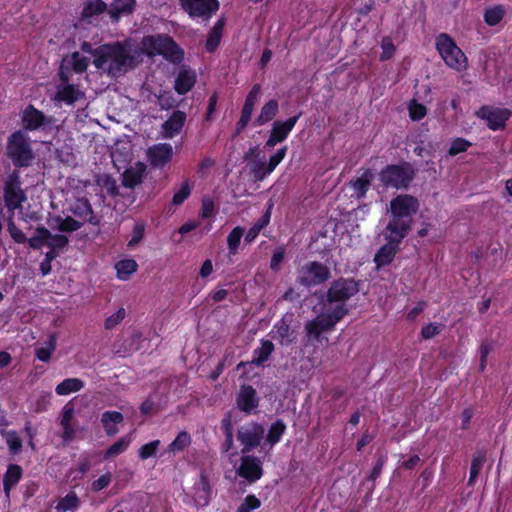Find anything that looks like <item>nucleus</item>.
I'll use <instances>...</instances> for the list:
<instances>
[{
	"label": "nucleus",
	"instance_id": "obj_1",
	"mask_svg": "<svg viewBox=\"0 0 512 512\" xmlns=\"http://www.w3.org/2000/svg\"><path fill=\"white\" fill-rule=\"evenodd\" d=\"M95 53L93 65L112 78L123 76L143 60V49L131 39L100 45Z\"/></svg>",
	"mask_w": 512,
	"mask_h": 512
},
{
	"label": "nucleus",
	"instance_id": "obj_2",
	"mask_svg": "<svg viewBox=\"0 0 512 512\" xmlns=\"http://www.w3.org/2000/svg\"><path fill=\"white\" fill-rule=\"evenodd\" d=\"M419 209L417 198L408 194H401L390 201L389 220L385 230L394 241H402L410 232L413 224V216Z\"/></svg>",
	"mask_w": 512,
	"mask_h": 512
},
{
	"label": "nucleus",
	"instance_id": "obj_3",
	"mask_svg": "<svg viewBox=\"0 0 512 512\" xmlns=\"http://www.w3.org/2000/svg\"><path fill=\"white\" fill-rule=\"evenodd\" d=\"M349 312L348 308L335 306L323 309V312L314 319L307 321L304 326L308 339L319 340L321 334L332 330Z\"/></svg>",
	"mask_w": 512,
	"mask_h": 512
},
{
	"label": "nucleus",
	"instance_id": "obj_4",
	"mask_svg": "<svg viewBox=\"0 0 512 512\" xmlns=\"http://www.w3.org/2000/svg\"><path fill=\"white\" fill-rule=\"evenodd\" d=\"M140 48L143 49V54L162 55L173 63H179L183 59V51L170 36L165 34L144 37Z\"/></svg>",
	"mask_w": 512,
	"mask_h": 512
},
{
	"label": "nucleus",
	"instance_id": "obj_5",
	"mask_svg": "<svg viewBox=\"0 0 512 512\" xmlns=\"http://www.w3.org/2000/svg\"><path fill=\"white\" fill-rule=\"evenodd\" d=\"M360 283L353 278H339L333 281L322 298L323 309L346 306V302L360 291Z\"/></svg>",
	"mask_w": 512,
	"mask_h": 512
},
{
	"label": "nucleus",
	"instance_id": "obj_6",
	"mask_svg": "<svg viewBox=\"0 0 512 512\" xmlns=\"http://www.w3.org/2000/svg\"><path fill=\"white\" fill-rule=\"evenodd\" d=\"M415 169L409 162L390 164L379 173V180L386 188L407 189L415 177Z\"/></svg>",
	"mask_w": 512,
	"mask_h": 512
},
{
	"label": "nucleus",
	"instance_id": "obj_7",
	"mask_svg": "<svg viewBox=\"0 0 512 512\" xmlns=\"http://www.w3.org/2000/svg\"><path fill=\"white\" fill-rule=\"evenodd\" d=\"M7 155L17 167H28L33 160V151L27 135L21 130L13 132L7 141Z\"/></svg>",
	"mask_w": 512,
	"mask_h": 512
},
{
	"label": "nucleus",
	"instance_id": "obj_8",
	"mask_svg": "<svg viewBox=\"0 0 512 512\" xmlns=\"http://www.w3.org/2000/svg\"><path fill=\"white\" fill-rule=\"evenodd\" d=\"M331 278L327 265L318 261H309L297 269L296 282L303 287L319 286Z\"/></svg>",
	"mask_w": 512,
	"mask_h": 512
},
{
	"label": "nucleus",
	"instance_id": "obj_9",
	"mask_svg": "<svg viewBox=\"0 0 512 512\" xmlns=\"http://www.w3.org/2000/svg\"><path fill=\"white\" fill-rule=\"evenodd\" d=\"M436 48L444 62L455 70L466 68L467 58L453 39L447 34H440L436 39Z\"/></svg>",
	"mask_w": 512,
	"mask_h": 512
},
{
	"label": "nucleus",
	"instance_id": "obj_10",
	"mask_svg": "<svg viewBox=\"0 0 512 512\" xmlns=\"http://www.w3.org/2000/svg\"><path fill=\"white\" fill-rule=\"evenodd\" d=\"M20 173L14 170L7 177L4 183L3 199L5 206L13 215L17 209H22V204L27 200V196L21 187Z\"/></svg>",
	"mask_w": 512,
	"mask_h": 512
},
{
	"label": "nucleus",
	"instance_id": "obj_11",
	"mask_svg": "<svg viewBox=\"0 0 512 512\" xmlns=\"http://www.w3.org/2000/svg\"><path fill=\"white\" fill-rule=\"evenodd\" d=\"M69 244L67 236L62 234H52L49 229L39 226L35 229V235L29 239V247L38 250L42 246L61 252Z\"/></svg>",
	"mask_w": 512,
	"mask_h": 512
},
{
	"label": "nucleus",
	"instance_id": "obj_12",
	"mask_svg": "<svg viewBox=\"0 0 512 512\" xmlns=\"http://www.w3.org/2000/svg\"><path fill=\"white\" fill-rule=\"evenodd\" d=\"M264 427L256 422L246 423L237 431V439L243 445L242 454L249 453L258 447L264 437Z\"/></svg>",
	"mask_w": 512,
	"mask_h": 512
},
{
	"label": "nucleus",
	"instance_id": "obj_13",
	"mask_svg": "<svg viewBox=\"0 0 512 512\" xmlns=\"http://www.w3.org/2000/svg\"><path fill=\"white\" fill-rule=\"evenodd\" d=\"M182 9L190 17L208 20L219 9L218 0H180Z\"/></svg>",
	"mask_w": 512,
	"mask_h": 512
},
{
	"label": "nucleus",
	"instance_id": "obj_14",
	"mask_svg": "<svg viewBox=\"0 0 512 512\" xmlns=\"http://www.w3.org/2000/svg\"><path fill=\"white\" fill-rule=\"evenodd\" d=\"M89 58L81 55L80 52H73L62 59L59 76L62 83L69 82L72 72L81 74L86 71L89 65Z\"/></svg>",
	"mask_w": 512,
	"mask_h": 512
},
{
	"label": "nucleus",
	"instance_id": "obj_15",
	"mask_svg": "<svg viewBox=\"0 0 512 512\" xmlns=\"http://www.w3.org/2000/svg\"><path fill=\"white\" fill-rule=\"evenodd\" d=\"M67 211L72 214L76 220L82 222V225L89 223L98 226L100 224V217L94 214L92 205L85 197L76 198L69 204Z\"/></svg>",
	"mask_w": 512,
	"mask_h": 512
},
{
	"label": "nucleus",
	"instance_id": "obj_16",
	"mask_svg": "<svg viewBox=\"0 0 512 512\" xmlns=\"http://www.w3.org/2000/svg\"><path fill=\"white\" fill-rule=\"evenodd\" d=\"M477 115L487 121V126L493 130H501L506 126V122L511 117L512 113L507 108H493L483 106L477 112Z\"/></svg>",
	"mask_w": 512,
	"mask_h": 512
},
{
	"label": "nucleus",
	"instance_id": "obj_17",
	"mask_svg": "<svg viewBox=\"0 0 512 512\" xmlns=\"http://www.w3.org/2000/svg\"><path fill=\"white\" fill-rule=\"evenodd\" d=\"M173 155L174 150L170 143H158L146 151L147 160L155 169L164 168L172 160Z\"/></svg>",
	"mask_w": 512,
	"mask_h": 512
},
{
	"label": "nucleus",
	"instance_id": "obj_18",
	"mask_svg": "<svg viewBox=\"0 0 512 512\" xmlns=\"http://www.w3.org/2000/svg\"><path fill=\"white\" fill-rule=\"evenodd\" d=\"M238 474L249 482H255L263 474L261 461L257 457L243 454Z\"/></svg>",
	"mask_w": 512,
	"mask_h": 512
},
{
	"label": "nucleus",
	"instance_id": "obj_19",
	"mask_svg": "<svg viewBox=\"0 0 512 512\" xmlns=\"http://www.w3.org/2000/svg\"><path fill=\"white\" fill-rule=\"evenodd\" d=\"M383 234L387 240V244L382 246L374 257V262L378 267L388 265L392 262L397 253L398 246L401 243V241H393L388 235V231L384 230Z\"/></svg>",
	"mask_w": 512,
	"mask_h": 512
},
{
	"label": "nucleus",
	"instance_id": "obj_20",
	"mask_svg": "<svg viewBox=\"0 0 512 512\" xmlns=\"http://www.w3.org/2000/svg\"><path fill=\"white\" fill-rule=\"evenodd\" d=\"M196 79L194 70L186 66L181 67L174 82L175 91L180 95L188 93L194 87Z\"/></svg>",
	"mask_w": 512,
	"mask_h": 512
},
{
	"label": "nucleus",
	"instance_id": "obj_21",
	"mask_svg": "<svg viewBox=\"0 0 512 512\" xmlns=\"http://www.w3.org/2000/svg\"><path fill=\"white\" fill-rule=\"evenodd\" d=\"M146 174V165L142 162H136L122 174V185L133 189L143 182Z\"/></svg>",
	"mask_w": 512,
	"mask_h": 512
},
{
	"label": "nucleus",
	"instance_id": "obj_22",
	"mask_svg": "<svg viewBox=\"0 0 512 512\" xmlns=\"http://www.w3.org/2000/svg\"><path fill=\"white\" fill-rule=\"evenodd\" d=\"M292 318V314H286L273 326L275 337L282 345H289L295 339L294 330L291 329Z\"/></svg>",
	"mask_w": 512,
	"mask_h": 512
},
{
	"label": "nucleus",
	"instance_id": "obj_23",
	"mask_svg": "<svg viewBox=\"0 0 512 512\" xmlns=\"http://www.w3.org/2000/svg\"><path fill=\"white\" fill-rule=\"evenodd\" d=\"M237 406L238 408L250 414L255 408L258 407V398L256 396V390L250 386H242L241 390L237 396Z\"/></svg>",
	"mask_w": 512,
	"mask_h": 512
},
{
	"label": "nucleus",
	"instance_id": "obj_24",
	"mask_svg": "<svg viewBox=\"0 0 512 512\" xmlns=\"http://www.w3.org/2000/svg\"><path fill=\"white\" fill-rule=\"evenodd\" d=\"M186 114L183 111L176 110L162 124L163 135L165 138H173L179 134L185 124Z\"/></svg>",
	"mask_w": 512,
	"mask_h": 512
},
{
	"label": "nucleus",
	"instance_id": "obj_25",
	"mask_svg": "<svg viewBox=\"0 0 512 512\" xmlns=\"http://www.w3.org/2000/svg\"><path fill=\"white\" fill-rule=\"evenodd\" d=\"M48 225L52 230H58L60 232L72 233L82 228V222L76 220L71 216H55L48 219Z\"/></svg>",
	"mask_w": 512,
	"mask_h": 512
},
{
	"label": "nucleus",
	"instance_id": "obj_26",
	"mask_svg": "<svg viewBox=\"0 0 512 512\" xmlns=\"http://www.w3.org/2000/svg\"><path fill=\"white\" fill-rule=\"evenodd\" d=\"M45 115L33 105H28L23 111L22 122L27 130H37L45 124Z\"/></svg>",
	"mask_w": 512,
	"mask_h": 512
},
{
	"label": "nucleus",
	"instance_id": "obj_27",
	"mask_svg": "<svg viewBox=\"0 0 512 512\" xmlns=\"http://www.w3.org/2000/svg\"><path fill=\"white\" fill-rule=\"evenodd\" d=\"M301 115L302 112H299L298 115L290 117L286 121H275L270 134L273 135L276 140L280 141V143L283 142L288 137Z\"/></svg>",
	"mask_w": 512,
	"mask_h": 512
},
{
	"label": "nucleus",
	"instance_id": "obj_28",
	"mask_svg": "<svg viewBox=\"0 0 512 512\" xmlns=\"http://www.w3.org/2000/svg\"><path fill=\"white\" fill-rule=\"evenodd\" d=\"M373 177L374 174L372 170L366 169L359 177L352 179L350 181V185L353 188L355 192V197L357 199H361L366 195L373 180Z\"/></svg>",
	"mask_w": 512,
	"mask_h": 512
},
{
	"label": "nucleus",
	"instance_id": "obj_29",
	"mask_svg": "<svg viewBox=\"0 0 512 512\" xmlns=\"http://www.w3.org/2000/svg\"><path fill=\"white\" fill-rule=\"evenodd\" d=\"M195 501L200 506H206L209 502L211 487L208 477L202 472L200 474L199 482L194 487Z\"/></svg>",
	"mask_w": 512,
	"mask_h": 512
},
{
	"label": "nucleus",
	"instance_id": "obj_30",
	"mask_svg": "<svg viewBox=\"0 0 512 512\" xmlns=\"http://www.w3.org/2000/svg\"><path fill=\"white\" fill-rule=\"evenodd\" d=\"M123 420V414L118 411H105L101 415V423L109 436H113L118 432L116 425L122 423Z\"/></svg>",
	"mask_w": 512,
	"mask_h": 512
},
{
	"label": "nucleus",
	"instance_id": "obj_31",
	"mask_svg": "<svg viewBox=\"0 0 512 512\" xmlns=\"http://www.w3.org/2000/svg\"><path fill=\"white\" fill-rule=\"evenodd\" d=\"M279 111L278 101L275 99L269 100L261 108L260 114L255 118L253 124L255 126H263L271 121Z\"/></svg>",
	"mask_w": 512,
	"mask_h": 512
},
{
	"label": "nucleus",
	"instance_id": "obj_32",
	"mask_svg": "<svg viewBox=\"0 0 512 512\" xmlns=\"http://www.w3.org/2000/svg\"><path fill=\"white\" fill-rule=\"evenodd\" d=\"M81 97H83V93L74 85L67 82L63 83L62 87L58 88L55 99L66 102L67 104H73Z\"/></svg>",
	"mask_w": 512,
	"mask_h": 512
},
{
	"label": "nucleus",
	"instance_id": "obj_33",
	"mask_svg": "<svg viewBox=\"0 0 512 512\" xmlns=\"http://www.w3.org/2000/svg\"><path fill=\"white\" fill-rule=\"evenodd\" d=\"M23 470L21 466L17 464H11L8 466L7 471L3 478V486L5 494L8 496L10 490L20 481Z\"/></svg>",
	"mask_w": 512,
	"mask_h": 512
},
{
	"label": "nucleus",
	"instance_id": "obj_34",
	"mask_svg": "<svg viewBox=\"0 0 512 512\" xmlns=\"http://www.w3.org/2000/svg\"><path fill=\"white\" fill-rule=\"evenodd\" d=\"M274 351V344L270 340H261V347L253 351L252 363L256 366H263Z\"/></svg>",
	"mask_w": 512,
	"mask_h": 512
},
{
	"label": "nucleus",
	"instance_id": "obj_35",
	"mask_svg": "<svg viewBox=\"0 0 512 512\" xmlns=\"http://www.w3.org/2000/svg\"><path fill=\"white\" fill-rule=\"evenodd\" d=\"M135 0H114L110 7V15L113 19H119L123 14H130L135 8Z\"/></svg>",
	"mask_w": 512,
	"mask_h": 512
},
{
	"label": "nucleus",
	"instance_id": "obj_36",
	"mask_svg": "<svg viewBox=\"0 0 512 512\" xmlns=\"http://www.w3.org/2000/svg\"><path fill=\"white\" fill-rule=\"evenodd\" d=\"M486 462V451L481 449L477 450L473 454L471 467H470V476L468 479V485L472 486L475 483V480L480 473L484 463Z\"/></svg>",
	"mask_w": 512,
	"mask_h": 512
},
{
	"label": "nucleus",
	"instance_id": "obj_37",
	"mask_svg": "<svg viewBox=\"0 0 512 512\" xmlns=\"http://www.w3.org/2000/svg\"><path fill=\"white\" fill-rule=\"evenodd\" d=\"M84 387V382L78 378H67L59 383L55 391L58 395H68L72 392H78Z\"/></svg>",
	"mask_w": 512,
	"mask_h": 512
},
{
	"label": "nucleus",
	"instance_id": "obj_38",
	"mask_svg": "<svg viewBox=\"0 0 512 512\" xmlns=\"http://www.w3.org/2000/svg\"><path fill=\"white\" fill-rule=\"evenodd\" d=\"M141 338L140 334H134L130 338L123 340L121 344H114V353L118 356L125 357L133 351H136L138 347L135 345Z\"/></svg>",
	"mask_w": 512,
	"mask_h": 512
},
{
	"label": "nucleus",
	"instance_id": "obj_39",
	"mask_svg": "<svg viewBox=\"0 0 512 512\" xmlns=\"http://www.w3.org/2000/svg\"><path fill=\"white\" fill-rule=\"evenodd\" d=\"M96 183L105 189L110 196L119 195V189L116 180L109 174H101L97 176Z\"/></svg>",
	"mask_w": 512,
	"mask_h": 512
},
{
	"label": "nucleus",
	"instance_id": "obj_40",
	"mask_svg": "<svg viewBox=\"0 0 512 512\" xmlns=\"http://www.w3.org/2000/svg\"><path fill=\"white\" fill-rule=\"evenodd\" d=\"M244 232V228L237 226L229 233L227 237V245L230 256L237 254Z\"/></svg>",
	"mask_w": 512,
	"mask_h": 512
},
{
	"label": "nucleus",
	"instance_id": "obj_41",
	"mask_svg": "<svg viewBox=\"0 0 512 512\" xmlns=\"http://www.w3.org/2000/svg\"><path fill=\"white\" fill-rule=\"evenodd\" d=\"M56 348V337L51 334L44 346L36 349V357L42 362H48L51 358V354Z\"/></svg>",
	"mask_w": 512,
	"mask_h": 512
},
{
	"label": "nucleus",
	"instance_id": "obj_42",
	"mask_svg": "<svg viewBox=\"0 0 512 512\" xmlns=\"http://www.w3.org/2000/svg\"><path fill=\"white\" fill-rule=\"evenodd\" d=\"M1 434L6 440L10 453L13 455L20 453L22 449V440L18 436L17 432L13 430H1Z\"/></svg>",
	"mask_w": 512,
	"mask_h": 512
},
{
	"label": "nucleus",
	"instance_id": "obj_43",
	"mask_svg": "<svg viewBox=\"0 0 512 512\" xmlns=\"http://www.w3.org/2000/svg\"><path fill=\"white\" fill-rule=\"evenodd\" d=\"M137 263L133 259L121 260L116 264L118 277L122 280L129 278L137 270Z\"/></svg>",
	"mask_w": 512,
	"mask_h": 512
},
{
	"label": "nucleus",
	"instance_id": "obj_44",
	"mask_svg": "<svg viewBox=\"0 0 512 512\" xmlns=\"http://www.w3.org/2000/svg\"><path fill=\"white\" fill-rule=\"evenodd\" d=\"M130 442V436L122 437L106 450L104 458L109 459L123 453L128 448Z\"/></svg>",
	"mask_w": 512,
	"mask_h": 512
},
{
	"label": "nucleus",
	"instance_id": "obj_45",
	"mask_svg": "<svg viewBox=\"0 0 512 512\" xmlns=\"http://www.w3.org/2000/svg\"><path fill=\"white\" fill-rule=\"evenodd\" d=\"M285 429L286 425L282 420H277L270 426L267 434V441L270 443V445L273 446L280 441L282 435L285 432Z\"/></svg>",
	"mask_w": 512,
	"mask_h": 512
},
{
	"label": "nucleus",
	"instance_id": "obj_46",
	"mask_svg": "<svg viewBox=\"0 0 512 512\" xmlns=\"http://www.w3.org/2000/svg\"><path fill=\"white\" fill-rule=\"evenodd\" d=\"M270 216L268 214L263 215L258 221L247 231L245 235V242L251 243L259 235L261 230L268 225Z\"/></svg>",
	"mask_w": 512,
	"mask_h": 512
},
{
	"label": "nucleus",
	"instance_id": "obj_47",
	"mask_svg": "<svg viewBox=\"0 0 512 512\" xmlns=\"http://www.w3.org/2000/svg\"><path fill=\"white\" fill-rule=\"evenodd\" d=\"M250 172L256 181H262L272 171L268 170V163L254 160L249 164Z\"/></svg>",
	"mask_w": 512,
	"mask_h": 512
},
{
	"label": "nucleus",
	"instance_id": "obj_48",
	"mask_svg": "<svg viewBox=\"0 0 512 512\" xmlns=\"http://www.w3.org/2000/svg\"><path fill=\"white\" fill-rule=\"evenodd\" d=\"M505 14L502 6H495L487 9L484 13V20L489 26H495L501 22Z\"/></svg>",
	"mask_w": 512,
	"mask_h": 512
},
{
	"label": "nucleus",
	"instance_id": "obj_49",
	"mask_svg": "<svg viewBox=\"0 0 512 512\" xmlns=\"http://www.w3.org/2000/svg\"><path fill=\"white\" fill-rule=\"evenodd\" d=\"M79 505V499L77 495L73 492L67 494L63 497L57 504L56 509L59 512H67L69 510H74Z\"/></svg>",
	"mask_w": 512,
	"mask_h": 512
},
{
	"label": "nucleus",
	"instance_id": "obj_50",
	"mask_svg": "<svg viewBox=\"0 0 512 512\" xmlns=\"http://www.w3.org/2000/svg\"><path fill=\"white\" fill-rule=\"evenodd\" d=\"M12 218H13V215L10 214L8 223H7V230L9 232L11 238L16 243H19V244L28 243L29 244L30 238H27L26 235L22 232V230L16 226V224L14 223Z\"/></svg>",
	"mask_w": 512,
	"mask_h": 512
},
{
	"label": "nucleus",
	"instance_id": "obj_51",
	"mask_svg": "<svg viewBox=\"0 0 512 512\" xmlns=\"http://www.w3.org/2000/svg\"><path fill=\"white\" fill-rule=\"evenodd\" d=\"M191 438L187 432H180L177 437L170 443L169 451L180 452L183 451L189 444Z\"/></svg>",
	"mask_w": 512,
	"mask_h": 512
},
{
	"label": "nucleus",
	"instance_id": "obj_52",
	"mask_svg": "<svg viewBox=\"0 0 512 512\" xmlns=\"http://www.w3.org/2000/svg\"><path fill=\"white\" fill-rule=\"evenodd\" d=\"M160 445V440H153L143 446L140 447L138 451V456L142 460H146L152 456H154L158 450Z\"/></svg>",
	"mask_w": 512,
	"mask_h": 512
},
{
	"label": "nucleus",
	"instance_id": "obj_53",
	"mask_svg": "<svg viewBox=\"0 0 512 512\" xmlns=\"http://www.w3.org/2000/svg\"><path fill=\"white\" fill-rule=\"evenodd\" d=\"M471 143L464 138H456L452 141L451 146L448 150L450 156H455L459 153L465 152Z\"/></svg>",
	"mask_w": 512,
	"mask_h": 512
},
{
	"label": "nucleus",
	"instance_id": "obj_54",
	"mask_svg": "<svg viewBox=\"0 0 512 512\" xmlns=\"http://www.w3.org/2000/svg\"><path fill=\"white\" fill-rule=\"evenodd\" d=\"M158 105L161 109L168 110L177 105V100L170 91H164L158 96Z\"/></svg>",
	"mask_w": 512,
	"mask_h": 512
},
{
	"label": "nucleus",
	"instance_id": "obj_55",
	"mask_svg": "<svg viewBox=\"0 0 512 512\" xmlns=\"http://www.w3.org/2000/svg\"><path fill=\"white\" fill-rule=\"evenodd\" d=\"M427 109L423 104L412 101L409 105V115L412 120L419 121L425 117Z\"/></svg>",
	"mask_w": 512,
	"mask_h": 512
},
{
	"label": "nucleus",
	"instance_id": "obj_56",
	"mask_svg": "<svg viewBox=\"0 0 512 512\" xmlns=\"http://www.w3.org/2000/svg\"><path fill=\"white\" fill-rule=\"evenodd\" d=\"M191 187L189 183L186 181L182 184L181 188L174 194L172 198V203L174 205L182 204L190 195Z\"/></svg>",
	"mask_w": 512,
	"mask_h": 512
},
{
	"label": "nucleus",
	"instance_id": "obj_57",
	"mask_svg": "<svg viewBox=\"0 0 512 512\" xmlns=\"http://www.w3.org/2000/svg\"><path fill=\"white\" fill-rule=\"evenodd\" d=\"M125 315V309L119 308L116 313L112 314L105 320V328L107 330L115 328L125 318Z\"/></svg>",
	"mask_w": 512,
	"mask_h": 512
},
{
	"label": "nucleus",
	"instance_id": "obj_58",
	"mask_svg": "<svg viewBox=\"0 0 512 512\" xmlns=\"http://www.w3.org/2000/svg\"><path fill=\"white\" fill-rule=\"evenodd\" d=\"M381 48L382 54L380 56V60L382 61L390 59L395 52V46L390 38H384L382 40Z\"/></svg>",
	"mask_w": 512,
	"mask_h": 512
},
{
	"label": "nucleus",
	"instance_id": "obj_59",
	"mask_svg": "<svg viewBox=\"0 0 512 512\" xmlns=\"http://www.w3.org/2000/svg\"><path fill=\"white\" fill-rule=\"evenodd\" d=\"M287 152V147H282L277 152L272 155L268 162V170L272 171L279 165V163L283 160Z\"/></svg>",
	"mask_w": 512,
	"mask_h": 512
},
{
	"label": "nucleus",
	"instance_id": "obj_60",
	"mask_svg": "<svg viewBox=\"0 0 512 512\" xmlns=\"http://www.w3.org/2000/svg\"><path fill=\"white\" fill-rule=\"evenodd\" d=\"M285 256V250L284 248H278L272 255L271 261H270V268L273 271H279L280 264L283 261Z\"/></svg>",
	"mask_w": 512,
	"mask_h": 512
},
{
	"label": "nucleus",
	"instance_id": "obj_61",
	"mask_svg": "<svg viewBox=\"0 0 512 512\" xmlns=\"http://www.w3.org/2000/svg\"><path fill=\"white\" fill-rule=\"evenodd\" d=\"M440 331L441 329L439 325L430 323L422 327L421 335L424 339H431L438 335Z\"/></svg>",
	"mask_w": 512,
	"mask_h": 512
},
{
	"label": "nucleus",
	"instance_id": "obj_62",
	"mask_svg": "<svg viewBox=\"0 0 512 512\" xmlns=\"http://www.w3.org/2000/svg\"><path fill=\"white\" fill-rule=\"evenodd\" d=\"M74 415V408L73 406H70L69 404L65 405L62 412V417L60 420V424L62 428L71 426V420Z\"/></svg>",
	"mask_w": 512,
	"mask_h": 512
},
{
	"label": "nucleus",
	"instance_id": "obj_63",
	"mask_svg": "<svg viewBox=\"0 0 512 512\" xmlns=\"http://www.w3.org/2000/svg\"><path fill=\"white\" fill-rule=\"evenodd\" d=\"M111 482V475L109 473L101 475L97 480L92 483L94 491H100L106 488Z\"/></svg>",
	"mask_w": 512,
	"mask_h": 512
},
{
	"label": "nucleus",
	"instance_id": "obj_64",
	"mask_svg": "<svg viewBox=\"0 0 512 512\" xmlns=\"http://www.w3.org/2000/svg\"><path fill=\"white\" fill-rule=\"evenodd\" d=\"M261 87L259 84H255L251 90L249 91L248 95L246 96L245 102L248 105L255 106L258 96L260 94Z\"/></svg>",
	"mask_w": 512,
	"mask_h": 512
}]
</instances>
